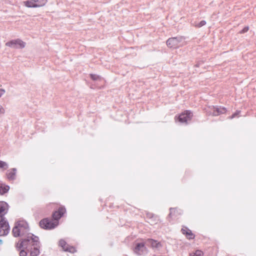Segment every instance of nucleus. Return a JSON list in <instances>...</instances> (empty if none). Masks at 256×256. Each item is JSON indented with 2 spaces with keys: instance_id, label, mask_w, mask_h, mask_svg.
<instances>
[{
  "instance_id": "1",
  "label": "nucleus",
  "mask_w": 256,
  "mask_h": 256,
  "mask_svg": "<svg viewBox=\"0 0 256 256\" xmlns=\"http://www.w3.org/2000/svg\"><path fill=\"white\" fill-rule=\"evenodd\" d=\"M16 248L27 250L30 252V256H38L40 254V244L38 236L32 234H28L26 238L19 241Z\"/></svg>"
},
{
  "instance_id": "2",
  "label": "nucleus",
  "mask_w": 256,
  "mask_h": 256,
  "mask_svg": "<svg viewBox=\"0 0 256 256\" xmlns=\"http://www.w3.org/2000/svg\"><path fill=\"white\" fill-rule=\"evenodd\" d=\"M29 231V226L28 223L24 220H19L16 222L15 226L12 230V234L14 236H20L26 234V238Z\"/></svg>"
},
{
  "instance_id": "3",
  "label": "nucleus",
  "mask_w": 256,
  "mask_h": 256,
  "mask_svg": "<svg viewBox=\"0 0 256 256\" xmlns=\"http://www.w3.org/2000/svg\"><path fill=\"white\" fill-rule=\"evenodd\" d=\"M167 46L171 48H177L186 45V42L182 37H176L168 38L166 41Z\"/></svg>"
},
{
  "instance_id": "4",
  "label": "nucleus",
  "mask_w": 256,
  "mask_h": 256,
  "mask_svg": "<svg viewBox=\"0 0 256 256\" xmlns=\"http://www.w3.org/2000/svg\"><path fill=\"white\" fill-rule=\"evenodd\" d=\"M58 222L54 220L44 219L40 222V226L42 228L50 230L56 227Z\"/></svg>"
},
{
  "instance_id": "5",
  "label": "nucleus",
  "mask_w": 256,
  "mask_h": 256,
  "mask_svg": "<svg viewBox=\"0 0 256 256\" xmlns=\"http://www.w3.org/2000/svg\"><path fill=\"white\" fill-rule=\"evenodd\" d=\"M6 46L13 48H23L26 46V43L22 40L18 38L7 42Z\"/></svg>"
},
{
  "instance_id": "6",
  "label": "nucleus",
  "mask_w": 256,
  "mask_h": 256,
  "mask_svg": "<svg viewBox=\"0 0 256 256\" xmlns=\"http://www.w3.org/2000/svg\"><path fill=\"white\" fill-rule=\"evenodd\" d=\"M134 254L138 256H142L147 253V250L143 242H136L134 248Z\"/></svg>"
},
{
  "instance_id": "7",
  "label": "nucleus",
  "mask_w": 256,
  "mask_h": 256,
  "mask_svg": "<svg viewBox=\"0 0 256 256\" xmlns=\"http://www.w3.org/2000/svg\"><path fill=\"white\" fill-rule=\"evenodd\" d=\"M9 230L8 222L5 220H0V236L8 234Z\"/></svg>"
},
{
  "instance_id": "8",
  "label": "nucleus",
  "mask_w": 256,
  "mask_h": 256,
  "mask_svg": "<svg viewBox=\"0 0 256 256\" xmlns=\"http://www.w3.org/2000/svg\"><path fill=\"white\" fill-rule=\"evenodd\" d=\"M192 116V114L190 112L186 110L181 114L178 116V120L182 123H187L190 121Z\"/></svg>"
},
{
  "instance_id": "9",
  "label": "nucleus",
  "mask_w": 256,
  "mask_h": 256,
  "mask_svg": "<svg viewBox=\"0 0 256 256\" xmlns=\"http://www.w3.org/2000/svg\"><path fill=\"white\" fill-rule=\"evenodd\" d=\"M146 244L156 250H160L162 246V244L160 242H158L152 239H148Z\"/></svg>"
},
{
  "instance_id": "10",
  "label": "nucleus",
  "mask_w": 256,
  "mask_h": 256,
  "mask_svg": "<svg viewBox=\"0 0 256 256\" xmlns=\"http://www.w3.org/2000/svg\"><path fill=\"white\" fill-rule=\"evenodd\" d=\"M210 110L207 111L209 114H212L213 116H218L220 114H224L226 112V110L224 108H217L214 106L210 108Z\"/></svg>"
},
{
  "instance_id": "11",
  "label": "nucleus",
  "mask_w": 256,
  "mask_h": 256,
  "mask_svg": "<svg viewBox=\"0 0 256 256\" xmlns=\"http://www.w3.org/2000/svg\"><path fill=\"white\" fill-rule=\"evenodd\" d=\"M8 209V206L4 202H0V220H5L4 216L7 213Z\"/></svg>"
},
{
  "instance_id": "12",
  "label": "nucleus",
  "mask_w": 256,
  "mask_h": 256,
  "mask_svg": "<svg viewBox=\"0 0 256 256\" xmlns=\"http://www.w3.org/2000/svg\"><path fill=\"white\" fill-rule=\"evenodd\" d=\"M60 246L63 248L64 251L74 253L76 252L75 248L72 246H69L66 242L64 240H60L59 242Z\"/></svg>"
},
{
  "instance_id": "13",
  "label": "nucleus",
  "mask_w": 256,
  "mask_h": 256,
  "mask_svg": "<svg viewBox=\"0 0 256 256\" xmlns=\"http://www.w3.org/2000/svg\"><path fill=\"white\" fill-rule=\"evenodd\" d=\"M66 210L64 208H60L58 211L55 212L52 215L54 220L58 222V220L63 216L65 213Z\"/></svg>"
},
{
  "instance_id": "14",
  "label": "nucleus",
  "mask_w": 256,
  "mask_h": 256,
  "mask_svg": "<svg viewBox=\"0 0 256 256\" xmlns=\"http://www.w3.org/2000/svg\"><path fill=\"white\" fill-rule=\"evenodd\" d=\"M16 169L12 168L9 170L6 174V176L9 180H14L16 178Z\"/></svg>"
},
{
  "instance_id": "15",
  "label": "nucleus",
  "mask_w": 256,
  "mask_h": 256,
  "mask_svg": "<svg viewBox=\"0 0 256 256\" xmlns=\"http://www.w3.org/2000/svg\"><path fill=\"white\" fill-rule=\"evenodd\" d=\"M23 4L24 6L27 8H38L36 4V1H35V0H30L24 1L23 2Z\"/></svg>"
},
{
  "instance_id": "16",
  "label": "nucleus",
  "mask_w": 256,
  "mask_h": 256,
  "mask_svg": "<svg viewBox=\"0 0 256 256\" xmlns=\"http://www.w3.org/2000/svg\"><path fill=\"white\" fill-rule=\"evenodd\" d=\"M182 231L183 234L186 235L188 238L192 239L194 238L193 234L190 230L182 228Z\"/></svg>"
},
{
  "instance_id": "17",
  "label": "nucleus",
  "mask_w": 256,
  "mask_h": 256,
  "mask_svg": "<svg viewBox=\"0 0 256 256\" xmlns=\"http://www.w3.org/2000/svg\"><path fill=\"white\" fill-rule=\"evenodd\" d=\"M10 189V187L8 186H2L0 184V194H3L7 192Z\"/></svg>"
},
{
  "instance_id": "18",
  "label": "nucleus",
  "mask_w": 256,
  "mask_h": 256,
  "mask_svg": "<svg viewBox=\"0 0 256 256\" xmlns=\"http://www.w3.org/2000/svg\"><path fill=\"white\" fill-rule=\"evenodd\" d=\"M38 8L42 7L46 5L47 0H35Z\"/></svg>"
},
{
  "instance_id": "19",
  "label": "nucleus",
  "mask_w": 256,
  "mask_h": 256,
  "mask_svg": "<svg viewBox=\"0 0 256 256\" xmlns=\"http://www.w3.org/2000/svg\"><path fill=\"white\" fill-rule=\"evenodd\" d=\"M206 24V22L205 20H202L200 22L196 23L195 22L194 24V26L197 28H200Z\"/></svg>"
},
{
  "instance_id": "20",
  "label": "nucleus",
  "mask_w": 256,
  "mask_h": 256,
  "mask_svg": "<svg viewBox=\"0 0 256 256\" xmlns=\"http://www.w3.org/2000/svg\"><path fill=\"white\" fill-rule=\"evenodd\" d=\"M8 168V164L6 162L0 160V168L6 169Z\"/></svg>"
},
{
  "instance_id": "21",
  "label": "nucleus",
  "mask_w": 256,
  "mask_h": 256,
  "mask_svg": "<svg viewBox=\"0 0 256 256\" xmlns=\"http://www.w3.org/2000/svg\"><path fill=\"white\" fill-rule=\"evenodd\" d=\"M90 76L91 78L94 80H100L101 79L100 77L99 76L95 74H90Z\"/></svg>"
},
{
  "instance_id": "22",
  "label": "nucleus",
  "mask_w": 256,
  "mask_h": 256,
  "mask_svg": "<svg viewBox=\"0 0 256 256\" xmlns=\"http://www.w3.org/2000/svg\"><path fill=\"white\" fill-rule=\"evenodd\" d=\"M193 254L195 255L196 256H202L204 254L202 251L197 250Z\"/></svg>"
},
{
  "instance_id": "23",
  "label": "nucleus",
  "mask_w": 256,
  "mask_h": 256,
  "mask_svg": "<svg viewBox=\"0 0 256 256\" xmlns=\"http://www.w3.org/2000/svg\"><path fill=\"white\" fill-rule=\"evenodd\" d=\"M22 249L21 250L20 252V256H27V252L24 250V249L22 248Z\"/></svg>"
},
{
  "instance_id": "24",
  "label": "nucleus",
  "mask_w": 256,
  "mask_h": 256,
  "mask_svg": "<svg viewBox=\"0 0 256 256\" xmlns=\"http://www.w3.org/2000/svg\"><path fill=\"white\" fill-rule=\"evenodd\" d=\"M248 29H249L248 26H246L240 32V34H244V32H247L248 31Z\"/></svg>"
},
{
  "instance_id": "25",
  "label": "nucleus",
  "mask_w": 256,
  "mask_h": 256,
  "mask_svg": "<svg viewBox=\"0 0 256 256\" xmlns=\"http://www.w3.org/2000/svg\"><path fill=\"white\" fill-rule=\"evenodd\" d=\"M5 113V110L4 107L0 104V114H3Z\"/></svg>"
},
{
  "instance_id": "26",
  "label": "nucleus",
  "mask_w": 256,
  "mask_h": 256,
  "mask_svg": "<svg viewBox=\"0 0 256 256\" xmlns=\"http://www.w3.org/2000/svg\"><path fill=\"white\" fill-rule=\"evenodd\" d=\"M6 93V90L4 88H0V98Z\"/></svg>"
},
{
  "instance_id": "27",
  "label": "nucleus",
  "mask_w": 256,
  "mask_h": 256,
  "mask_svg": "<svg viewBox=\"0 0 256 256\" xmlns=\"http://www.w3.org/2000/svg\"><path fill=\"white\" fill-rule=\"evenodd\" d=\"M240 112H238L236 113H234L232 116H230V118L232 119V118H234L237 114H238Z\"/></svg>"
},
{
  "instance_id": "28",
  "label": "nucleus",
  "mask_w": 256,
  "mask_h": 256,
  "mask_svg": "<svg viewBox=\"0 0 256 256\" xmlns=\"http://www.w3.org/2000/svg\"><path fill=\"white\" fill-rule=\"evenodd\" d=\"M175 210H176V209H175V208H171L170 209V216H171V215L172 214V213H173L174 212H175Z\"/></svg>"
},
{
  "instance_id": "29",
  "label": "nucleus",
  "mask_w": 256,
  "mask_h": 256,
  "mask_svg": "<svg viewBox=\"0 0 256 256\" xmlns=\"http://www.w3.org/2000/svg\"><path fill=\"white\" fill-rule=\"evenodd\" d=\"M2 240H0V244H2Z\"/></svg>"
},
{
  "instance_id": "30",
  "label": "nucleus",
  "mask_w": 256,
  "mask_h": 256,
  "mask_svg": "<svg viewBox=\"0 0 256 256\" xmlns=\"http://www.w3.org/2000/svg\"><path fill=\"white\" fill-rule=\"evenodd\" d=\"M191 256H195V255H194V254H191Z\"/></svg>"
}]
</instances>
